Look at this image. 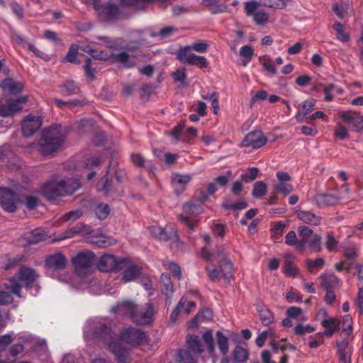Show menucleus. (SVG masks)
<instances>
[{
  "mask_svg": "<svg viewBox=\"0 0 363 363\" xmlns=\"http://www.w3.org/2000/svg\"><path fill=\"white\" fill-rule=\"evenodd\" d=\"M96 217L100 220H104L110 213V208L107 204L99 203L95 209Z\"/></svg>",
  "mask_w": 363,
  "mask_h": 363,
  "instance_id": "obj_49",
  "label": "nucleus"
},
{
  "mask_svg": "<svg viewBox=\"0 0 363 363\" xmlns=\"http://www.w3.org/2000/svg\"><path fill=\"white\" fill-rule=\"evenodd\" d=\"M41 125L42 120L40 117L28 115L22 122V133L25 137H30L40 128Z\"/></svg>",
  "mask_w": 363,
  "mask_h": 363,
  "instance_id": "obj_14",
  "label": "nucleus"
},
{
  "mask_svg": "<svg viewBox=\"0 0 363 363\" xmlns=\"http://www.w3.org/2000/svg\"><path fill=\"white\" fill-rule=\"evenodd\" d=\"M111 351L116 356L118 363H130L128 351L122 347L121 343L113 347Z\"/></svg>",
  "mask_w": 363,
  "mask_h": 363,
  "instance_id": "obj_29",
  "label": "nucleus"
},
{
  "mask_svg": "<svg viewBox=\"0 0 363 363\" xmlns=\"http://www.w3.org/2000/svg\"><path fill=\"white\" fill-rule=\"evenodd\" d=\"M99 16L106 21L116 20L120 15L119 7L112 3H106L96 8Z\"/></svg>",
  "mask_w": 363,
  "mask_h": 363,
  "instance_id": "obj_15",
  "label": "nucleus"
},
{
  "mask_svg": "<svg viewBox=\"0 0 363 363\" xmlns=\"http://www.w3.org/2000/svg\"><path fill=\"white\" fill-rule=\"evenodd\" d=\"M24 350V347L21 344H14L7 351L5 350L0 351V363H9V361L3 359L2 357L9 353L13 357H16L18 354L21 353Z\"/></svg>",
  "mask_w": 363,
  "mask_h": 363,
  "instance_id": "obj_35",
  "label": "nucleus"
},
{
  "mask_svg": "<svg viewBox=\"0 0 363 363\" xmlns=\"http://www.w3.org/2000/svg\"><path fill=\"white\" fill-rule=\"evenodd\" d=\"M216 341L219 350L223 354H226L228 352V339L220 331H217Z\"/></svg>",
  "mask_w": 363,
  "mask_h": 363,
  "instance_id": "obj_42",
  "label": "nucleus"
},
{
  "mask_svg": "<svg viewBox=\"0 0 363 363\" xmlns=\"http://www.w3.org/2000/svg\"><path fill=\"white\" fill-rule=\"evenodd\" d=\"M294 257L291 255H286L284 260V273L288 276L295 277L298 274L299 270L293 263Z\"/></svg>",
  "mask_w": 363,
  "mask_h": 363,
  "instance_id": "obj_27",
  "label": "nucleus"
},
{
  "mask_svg": "<svg viewBox=\"0 0 363 363\" xmlns=\"http://www.w3.org/2000/svg\"><path fill=\"white\" fill-rule=\"evenodd\" d=\"M126 258H118L112 254H104L98 262V269L103 272L120 271L125 267Z\"/></svg>",
  "mask_w": 363,
  "mask_h": 363,
  "instance_id": "obj_6",
  "label": "nucleus"
},
{
  "mask_svg": "<svg viewBox=\"0 0 363 363\" xmlns=\"http://www.w3.org/2000/svg\"><path fill=\"white\" fill-rule=\"evenodd\" d=\"M2 87L7 89L12 94H18L22 91L23 86L20 82H16L11 79H6L2 82Z\"/></svg>",
  "mask_w": 363,
  "mask_h": 363,
  "instance_id": "obj_33",
  "label": "nucleus"
},
{
  "mask_svg": "<svg viewBox=\"0 0 363 363\" xmlns=\"http://www.w3.org/2000/svg\"><path fill=\"white\" fill-rule=\"evenodd\" d=\"M175 82H179L181 84H184L186 78V69L184 68H179L176 72L172 74Z\"/></svg>",
  "mask_w": 363,
  "mask_h": 363,
  "instance_id": "obj_64",
  "label": "nucleus"
},
{
  "mask_svg": "<svg viewBox=\"0 0 363 363\" xmlns=\"http://www.w3.org/2000/svg\"><path fill=\"white\" fill-rule=\"evenodd\" d=\"M325 245L329 252H334L337 250L338 242L332 232H328L326 233Z\"/></svg>",
  "mask_w": 363,
  "mask_h": 363,
  "instance_id": "obj_43",
  "label": "nucleus"
},
{
  "mask_svg": "<svg viewBox=\"0 0 363 363\" xmlns=\"http://www.w3.org/2000/svg\"><path fill=\"white\" fill-rule=\"evenodd\" d=\"M78 54V46L72 44L69 48V51L65 56V60L68 62L74 63Z\"/></svg>",
  "mask_w": 363,
  "mask_h": 363,
  "instance_id": "obj_58",
  "label": "nucleus"
},
{
  "mask_svg": "<svg viewBox=\"0 0 363 363\" xmlns=\"http://www.w3.org/2000/svg\"><path fill=\"white\" fill-rule=\"evenodd\" d=\"M337 346L340 360L343 359V356H345L347 359H350V349L348 348V343L345 340L337 341Z\"/></svg>",
  "mask_w": 363,
  "mask_h": 363,
  "instance_id": "obj_41",
  "label": "nucleus"
},
{
  "mask_svg": "<svg viewBox=\"0 0 363 363\" xmlns=\"http://www.w3.org/2000/svg\"><path fill=\"white\" fill-rule=\"evenodd\" d=\"M274 189L276 193L288 195L293 191V186L287 182H279L275 185Z\"/></svg>",
  "mask_w": 363,
  "mask_h": 363,
  "instance_id": "obj_52",
  "label": "nucleus"
},
{
  "mask_svg": "<svg viewBox=\"0 0 363 363\" xmlns=\"http://www.w3.org/2000/svg\"><path fill=\"white\" fill-rule=\"evenodd\" d=\"M184 211L190 214H199L202 212V208L199 205L186 203L184 205Z\"/></svg>",
  "mask_w": 363,
  "mask_h": 363,
  "instance_id": "obj_61",
  "label": "nucleus"
},
{
  "mask_svg": "<svg viewBox=\"0 0 363 363\" xmlns=\"http://www.w3.org/2000/svg\"><path fill=\"white\" fill-rule=\"evenodd\" d=\"M178 59L189 65H196L200 68H206L208 62L203 56L196 55L189 52V47H184L177 53Z\"/></svg>",
  "mask_w": 363,
  "mask_h": 363,
  "instance_id": "obj_7",
  "label": "nucleus"
},
{
  "mask_svg": "<svg viewBox=\"0 0 363 363\" xmlns=\"http://www.w3.org/2000/svg\"><path fill=\"white\" fill-rule=\"evenodd\" d=\"M84 333L87 339L104 342L108 345L110 350L121 344L116 339L111 325L101 320L89 321L84 328Z\"/></svg>",
  "mask_w": 363,
  "mask_h": 363,
  "instance_id": "obj_2",
  "label": "nucleus"
},
{
  "mask_svg": "<svg viewBox=\"0 0 363 363\" xmlns=\"http://www.w3.org/2000/svg\"><path fill=\"white\" fill-rule=\"evenodd\" d=\"M260 320L264 325H269L274 321V315L269 308L264 306L258 309Z\"/></svg>",
  "mask_w": 363,
  "mask_h": 363,
  "instance_id": "obj_36",
  "label": "nucleus"
},
{
  "mask_svg": "<svg viewBox=\"0 0 363 363\" xmlns=\"http://www.w3.org/2000/svg\"><path fill=\"white\" fill-rule=\"evenodd\" d=\"M254 22L259 26L264 25L268 22L269 15L263 11L259 10L252 16Z\"/></svg>",
  "mask_w": 363,
  "mask_h": 363,
  "instance_id": "obj_53",
  "label": "nucleus"
},
{
  "mask_svg": "<svg viewBox=\"0 0 363 363\" xmlns=\"http://www.w3.org/2000/svg\"><path fill=\"white\" fill-rule=\"evenodd\" d=\"M131 160L136 166L139 167H144L147 170H148L150 174H152L153 175H155V173L154 172V169H156L155 167H154L149 162H145L144 157H142L140 154H133L131 155Z\"/></svg>",
  "mask_w": 363,
  "mask_h": 363,
  "instance_id": "obj_30",
  "label": "nucleus"
},
{
  "mask_svg": "<svg viewBox=\"0 0 363 363\" xmlns=\"http://www.w3.org/2000/svg\"><path fill=\"white\" fill-rule=\"evenodd\" d=\"M314 201L319 206H333L340 201V197L333 194H318L315 196Z\"/></svg>",
  "mask_w": 363,
  "mask_h": 363,
  "instance_id": "obj_24",
  "label": "nucleus"
},
{
  "mask_svg": "<svg viewBox=\"0 0 363 363\" xmlns=\"http://www.w3.org/2000/svg\"><path fill=\"white\" fill-rule=\"evenodd\" d=\"M45 238L46 234L40 229H35L32 230L30 233L26 235L25 237L29 245L37 244L44 240Z\"/></svg>",
  "mask_w": 363,
  "mask_h": 363,
  "instance_id": "obj_32",
  "label": "nucleus"
},
{
  "mask_svg": "<svg viewBox=\"0 0 363 363\" xmlns=\"http://www.w3.org/2000/svg\"><path fill=\"white\" fill-rule=\"evenodd\" d=\"M85 52H88L91 57L94 60L107 61L111 60V53H108L104 51L101 50H84Z\"/></svg>",
  "mask_w": 363,
  "mask_h": 363,
  "instance_id": "obj_44",
  "label": "nucleus"
},
{
  "mask_svg": "<svg viewBox=\"0 0 363 363\" xmlns=\"http://www.w3.org/2000/svg\"><path fill=\"white\" fill-rule=\"evenodd\" d=\"M258 4L255 1H247L245 4V11L247 16H253L257 13Z\"/></svg>",
  "mask_w": 363,
  "mask_h": 363,
  "instance_id": "obj_60",
  "label": "nucleus"
},
{
  "mask_svg": "<svg viewBox=\"0 0 363 363\" xmlns=\"http://www.w3.org/2000/svg\"><path fill=\"white\" fill-rule=\"evenodd\" d=\"M213 318V312L209 308H204L201 311V313H197L196 317L192 320L191 324L195 326L198 327V323L197 320L199 318H202L205 320H210Z\"/></svg>",
  "mask_w": 363,
  "mask_h": 363,
  "instance_id": "obj_47",
  "label": "nucleus"
},
{
  "mask_svg": "<svg viewBox=\"0 0 363 363\" xmlns=\"http://www.w3.org/2000/svg\"><path fill=\"white\" fill-rule=\"evenodd\" d=\"M89 242L98 247H107L113 245L116 240L103 234H94L89 237Z\"/></svg>",
  "mask_w": 363,
  "mask_h": 363,
  "instance_id": "obj_22",
  "label": "nucleus"
},
{
  "mask_svg": "<svg viewBox=\"0 0 363 363\" xmlns=\"http://www.w3.org/2000/svg\"><path fill=\"white\" fill-rule=\"evenodd\" d=\"M358 256L357 246L354 244H349L345 247L344 257L349 259H354Z\"/></svg>",
  "mask_w": 363,
  "mask_h": 363,
  "instance_id": "obj_54",
  "label": "nucleus"
},
{
  "mask_svg": "<svg viewBox=\"0 0 363 363\" xmlns=\"http://www.w3.org/2000/svg\"><path fill=\"white\" fill-rule=\"evenodd\" d=\"M79 188V183L72 179L50 181L42 186L41 192L47 199L55 200L59 196L71 195Z\"/></svg>",
  "mask_w": 363,
  "mask_h": 363,
  "instance_id": "obj_4",
  "label": "nucleus"
},
{
  "mask_svg": "<svg viewBox=\"0 0 363 363\" xmlns=\"http://www.w3.org/2000/svg\"><path fill=\"white\" fill-rule=\"evenodd\" d=\"M267 141V138L259 130L252 131L247 134L242 142V146L252 147L254 149L259 148L264 146Z\"/></svg>",
  "mask_w": 363,
  "mask_h": 363,
  "instance_id": "obj_16",
  "label": "nucleus"
},
{
  "mask_svg": "<svg viewBox=\"0 0 363 363\" xmlns=\"http://www.w3.org/2000/svg\"><path fill=\"white\" fill-rule=\"evenodd\" d=\"M92 60L91 58L88 57L86 59L84 69L86 76L89 79L90 81H92L95 79V69L91 67Z\"/></svg>",
  "mask_w": 363,
  "mask_h": 363,
  "instance_id": "obj_55",
  "label": "nucleus"
},
{
  "mask_svg": "<svg viewBox=\"0 0 363 363\" xmlns=\"http://www.w3.org/2000/svg\"><path fill=\"white\" fill-rule=\"evenodd\" d=\"M225 251L224 246L217 247L213 252L208 251L206 247L202 250V257L210 262L206 267V271L211 281H216L223 278L229 282L233 277V264L225 256Z\"/></svg>",
  "mask_w": 363,
  "mask_h": 363,
  "instance_id": "obj_1",
  "label": "nucleus"
},
{
  "mask_svg": "<svg viewBox=\"0 0 363 363\" xmlns=\"http://www.w3.org/2000/svg\"><path fill=\"white\" fill-rule=\"evenodd\" d=\"M174 357L177 363H198L197 359L187 350H178Z\"/></svg>",
  "mask_w": 363,
  "mask_h": 363,
  "instance_id": "obj_28",
  "label": "nucleus"
},
{
  "mask_svg": "<svg viewBox=\"0 0 363 363\" xmlns=\"http://www.w3.org/2000/svg\"><path fill=\"white\" fill-rule=\"evenodd\" d=\"M160 278V291L164 297L165 306H169L174 293L173 285L169 276L162 274Z\"/></svg>",
  "mask_w": 363,
  "mask_h": 363,
  "instance_id": "obj_18",
  "label": "nucleus"
},
{
  "mask_svg": "<svg viewBox=\"0 0 363 363\" xmlns=\"http://www.w3.org/2000/svg\"><path fill=\"white\" fill-rule=\"evenodd\" d=\"M320 284L325 290H329L338 284V279L333 274H324L320 276Z\"/></svg>",
  "mask_w": 363,
  "mask_h": 363,
  "instance_id": "obj_31",
  "label": "nucleus"
},
{
  "mask_svg": "<svg viewBox=\"0 0 363 363\" xmlns=\"http://www.w3.org/2000/svg\"><path fill=\"white\" fill-rule=\"evenodd\" d=\"M247 204L245 201H241L235 203H230L228 201L223 203L222 206L225 209L242 210L247 207Z\"/></svg>",
  "mask_w": 363,
  "mask_h": 363,
  "instance_id": "obj_59",
  "label": "nucleus"
},
{
  "mask_svg": "<svg viewBox=\"0 0 363 363\" xmlns=\"http://www.w3.org/2000/svg\"><path fill=\"white\" fill-rule=\"evenodd\" d=\"M286 315L291 318H299L300 320H306L301 308L296 306L289 307L286 311Z\"/></svg>",
  "mask_w": 363,
  "mask_h": 363,
  "instance_id": "obj_50",
  "label": "nucleus"
},
{
  "mask_svg": "<svg viewBox=\"0 0 363 363\" xmlns=\"http://www.w3.org/2000/svg\"><path fill=\"white\" fill-rule=\"evenodd\" d=\"M335 136L337 138L344 140L348 137V131L341 123H337L335 130Z\"/></svg>",
  "mask_w": 363,
  "mask_h": 363,
  "instance_id": "obj_62",
  "label": "nucleus"
},
{
  "mask_svg": "<svg viewBox=\"0 0 363 363\" xmlns=\"http://www.w3.org/2000/svg\"><path fill=\"white\" fill-rule=\"evenodd\" d=\"M164 233L169 235L167 240H169V245L172 250L179 252L185 250L184 244L178 238L177 230L174 225H167Z\"/></svg>",
  "mask_w": 363,
  "mask_h": 363,
  "instance_id": "obj_20",
  "label": "nucleus"
},
{
  "mask_svg": "<svg viewBox=\"0 0 363 363\" xmlns=\"http://www.w3.org/2000/svg\"><path fill=\"white\" fill-rule=\"evenodd\" d=\"M6 288L9 289L10 292L0 291V305H8L12 301L11 294H15L18 297L21 296V286L16 282L14 278L9 280Z\"/></svg>",
  "mask_w": 363,
  "mask_h": 363,
  "instance_id": "obj_17",
  "label": "nucleus"
},
{
  "mask_svg": "<svg viewBox=\"0 0 363 363\" xmlns=\"http://www.w3.org/2000/svg\"><path fill=\"white\" fill-rule=\"evenodd\" d=\"M121 307L127 310L132 321L137 325H147L152 321L153 308L150 304L144 308L135 306L130 301H124Z\"/></svg>",
  "mask_w": 363,
  "mask_h": 363,
  "instance_id": "obj_5",
  "label": "nucleus"
},
{
  "mask_svg": "<svg viewBox=\"0 0 363 363\" xmlns=\"http://www.w3.org/2000/svg\"><path fill=\"white\" fill-rule=\"evenodd\" d=\"M186 342L189 349L192 352L200 354L204 351L201 340L198 335H188L186 337Z\"/></svg>",
  "mask_w": 363,
  "mask_h": 363,
  "instance_id": "obj_25",
  "label": "nucleus"
},
{
  "mask_svg": "<svg viewBox=\"0 0 363 363\" xmlns=\"http://www.w3.org/2000/svg\"><path fill=\"white\" fill-rule=\"evenodd\" d=\"M18 198L17 194L9 188L0 189V206L9 213L16 211Z\"/></svg>",
  "mask_w": 363,
  "mask_h": 363,
  "instance_id": "obj_8",
  "label": "nucleus"
},
{
  "mask_svg": "<svg viewBox=\"0 0 363 363\" xmlns=\"http://www.w3.org/2000/svg\"><path fill=\"white\" fill-rule=\"evenodd\" d=\"M315 330V328L310 325H303L301 323L298 324L294 328V333L298 335H302L306 333H311Z\"/></svg>",
  "mask_w": 363,
  "mask_h": 363,
  "instance_id": "obj_57",
  "label": "nucleus"
},
{
  "mask_svg": "<svg viewBox=\"0 0 363 363\" xmlns=\"http://www.w3.org/2000/svg\"><path fill=\"white\" fill-rule=\"evenodd\" d=\"M339 324V321L333 318L324 320L322 322L323 326L326 328L324 334L331 336L338 329Z\"/></svg>",
  "mask_w": 363,
  "mask_h": 363,
  "instance_id": "obj_37",
  "label": "nucleus"
},
{
  "mask_svg": "<svg viewBox=\"0 0 363 363\" xmlns=\"http://www.w3.org/2000/svg\"><path fill=\"white\" fill-rule=\"evenodd\" d=\"M306 245L314 252H319L322 250V239L321 236L318 234H313L306 241Z\"/></svg>",
  "mask_w": 363,
  "mask_h": 363,
  "instance_id": "obj_38",
  "label": "nucleus"
},
{
  "mask_svg": "<svg viewBox=\"0 0 363 363\" xmlns=\"http://www.w3.org/2000/svg\"><path fill=\"white\" fill-rule=\"evenodd\" d=\"M122 270V280L124 282L134 281L142 274V268L135 264H130L128 259L127 264Z\"/></svg>",
  "mask_w": 363,
  "mask_h": 363,
  "instance_id": "obj_19",
  "label": "nucleus"
},
{
  "mask_svg": "<svg viewBox=\"0 0 363 363\" xmlns=\"http://www.w3.org/2000/svg\"><path fill=\"white\" fill-rule=\"evenodd\" d=\"M45 264L47 269V274L58 272L66 268L67 259L62 253L57 252L48 255L45 258Z\"/></svg>",
  "mask_w": 363,
  "mask_h": 363,
  "instance_id": "obj_11",
  "label": "nucleus"
},
{
  "mask_svg": "<svg viewBox=\"0 0 363 363\" xmlns=\"http://www.w3.org/2000/svg\"><path fill=\"white\" fill-rule=\"evenodd\" d=\"M191 180L189 174H174L172 177V184L177 194L185 191L187 184Z\"/></svg>",
  "mask_w": 363,
  "mask_h": 363,
  "instance_id": "obj_21",
  "label": "nucleus"
},
{
  "mask_svg": "<svg viewBox=\"0 0 363 363\" xmlns=\"http://www.w3.org/2000/svg\"><path fill=\"white\" fill-rule=\"evenodd\" d=\"M95 255L92 252L84 250L78 252L72 257V261L77 273L82 269L90 268Z\"/></svg>",
  "mask_w": 363,
  "mask_h": 363,
  "instance_id": "obj_12",
  "label": "nucleus"
},
{
  "mask_svg": "<svg viewBox=\"0 0 363 363\" xmlns=\"http://www.w3.org/2000/svg\"><path fill=\"white\" fill-rule=\"evenodd\" d=\"M27 96H21L18 99H9L4 104V99L0 98V116H10L21 109V104L26 103Z\"/></svg>",
  "mask_w": 363,
  "mask_h": 363,
  "instance_id": "obj_10",
  "label": "nucleus"
},
{
  "mask_svg": "<svg viewBox=\"0 0 363 363\" xmlns=\"http://www.w3.org/2000/svg\"><path fill=\"white\" fill-rule=\"evenodd\" d=\"M316 101L314 99H308L298 106V109L303 112V114L309 113L313 108Z\"/></svg>",
  "mask_w": 363,
  "mask_h": 363,
  "instance_id": "obj_56",
  "label": "nucleus"
},
{
  "mask_svg": "<svg viewBox=\"0 0 363 363\" xmlns=\"http://www.w3.org/2000/svg\"><path fill=\"white\" fill-rule=\"evenodd\" d=\"M296 215L300 220L309 225H318L321 221L320 216L309 211H298Z\"/></svg>",
  "mask_w": 363,
  "mask_h": 363,
  "instance_id": "obj_23",
  "label": "nucleus"
},
{
  "mask_svg": "<svg viewBox=\"0 0 363 363\" xmlns=\"http://www.w3.org/2000/svg\"><path fill=\"white\" fill-rule=\"evenodd\" d=\"M65 133L60 124H53L46 129L39 140V151L45 156L52 155L64 143Z\"/></svg>",
  "mask_w": 363,
  "mask_h": 363,
  "instance_id": "obj_3",
  "label": "nucleus"
},
{
  "mask_svg": "<svg viewBox=\"0 0 363 363\" xmlns=\"http://www.w3.org/2000/svg\"><path fill=\"white\" fill-rule=\"evenodd\" d=\"M333 28L336 31V38L339 40L345 43L350 40L349 34L345 32L343 26L340 23H334Z\"/></svg>",
  "mask_w": 363,
  "mask_h": 363,
  "instance_id": "obj_45",
  "label": "nucleus"
},
{
  "mask_svg": "<svg viewBox=\"0 0 363 363\" xmlns=\"http://www.w3.org/2000/svg\"><path fill=\"white\" fill-rule=\"evenodd\" d=\"M355 112L352 111H340L338 113L340 117L347 124L353 125L354 120L355 119Z\"/></svg>",
  "mask_w": 363,
  "mask_h": 363,
  "instance_id": "obj_63",
  "label": "nucleus"
},
{
  "mask_svg": "<svg viewBox=\"0 0 363 363\" xmlns=\"http://www.w3.org/2000/svg\"><path fill=\"white\" fill-rule=\"evenodd\" d=\"M248 351L240 346H236L233 352V359L236 362H242L248 359Z\"/></svg>",
  "mask_w": 363,
  "mask_h": 363,
  "instance_id": "obj_40",
  "label": "nucleus"
},
{
  "mask_svg": "<svg viewBox=\"0 0 363 363\" xmlns=\"http://www.w3.org/2000/svg\"><path fill=\"white\" fill-rule=\"evenodd\" d=\"M267 193V185L263 182L255 183L252 195L255 198H260Z\"/></svg>",
  "mask_w": 363,
  "mask_h": 363,
  "instance_id": "obj_46",
  "label": "nucleus"
},
{
  "mask_svg": "<svg viewBox=\"0 0 363 363\" xmlns=\"http://www.w3.org/2000/svg\"><path fill=\"white\" fill-rule=\"evenodd\" d=\"M163 266L167 269L169 270L173 276L179 279L181 277V269L177 264L173 262L164 261Z\"/></svg>",
  "mask_w": 363,
  "mask_h": 363,
  "instance_id": "obj_51",
  "label": "nucleus"
},
{
  "mask_svg": "<svg viewBox=\"0 0 363 363\" xmlns=\"http://www.w3.org/2000/svg\"><path fill=\"white\" fill-rule=\"evenodd\" d=\"M61 91L64 95L71 96L79 92V88L74 81H66L61 86Z\"/></svg>",
  "mask_w": 363,
  "mask_h": 363,
  "instance_id": "obj_39",
  "label": "nucleus"
},
{
  "mask_svg": "<svg viewBox=\"0 0 363 363\" xmlns=\"http://www.w3.org/2000/svg\"><path fill=\"white\" fill-rule=\"evenodd\" d=\"M298 232L301 237V240L298 241L297 245V250H303L306 247V241L309 239L313 234H315L311 228L306 225H301L298 228Z\"/></svg>",
  "mask_w": 363,
  "mask_h": 363,
  "instance_id": "obj_26",
  "label": "nucleus"
},
{
  "mask_svg": "<svg viewBox=\"0 0 363 363\" xmlns=\"http://www.w3.org/2000/svg\"><path fill=\"white\" fill-rule=\"evenodd\" d=\"M18 275V281L23 282L26 289L33 287L39 277V274L35 269L26 265L20 267Z\"/></svg>",
  "mask_w": 363,
  "mask_h": 363,
  "instance_id": "obj_13",
  "label": "nucleus"
},
{
  "mask_svg": "<svg viewBox=\"0 0 363 363\" xmlns=\"http://www.w3.org/2000/svg\"><path fill=\"white\" fill-rule=\"evenodd\" d=\"M129 55L125 52H122L118 54L111 53L110 60L123 64L127 67H133L134 63L129 62Z\"/></svg>",
  "mask_w": 363,
  "mask_h": 363,
  "instance_id": "obj_34",
  "label": "nucleus"
},
{
  "mask_svg": "<svg viewBox=\"0 0 363 363\" xmlns=\"http://www.w3.org/2000/svg\"><path fill=\"white\" fill-rule=\"evenodd\" d=\"M120 339L127 344L136 345L143 343L146 335L142 330L130 327L121 332Z\"/></svg>",
  "mask_w": 363,
  "mask_h": 363,
  "instance_id": "obj_9",
  "label": "nucleus"
},
{
  "mask_svg": "<svg viewBox=\"0 0 363 363\" xmlns=\"http://www.w3.org/2000/svg\"><path fill=\"white\" fill-rule=\"evenodd\" d=\"M203 340L206 344L208 352L213 354L215 352V345L211 330H208L203 334Z\"/></svg>",
  "mask_w": 363,
  "mask_h": 363,
  "instance_id": "obj_48",
  "label": "nucleus"
}]
</instances>
